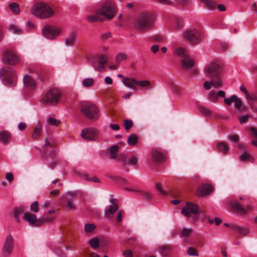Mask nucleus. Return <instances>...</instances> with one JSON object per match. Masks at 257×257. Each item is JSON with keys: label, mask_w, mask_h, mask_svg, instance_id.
<instances>
[{"label": "nucleus", "mask_w": 257, "mask_h": 257, "mask_svg": "<svg viewBox=\"0 0 257 257\" xmlns=\"http://www.w3.org/2000/svg\"><path fill=\"white\" fill-rule=\"evenodd\" d=\"M155 17L150 12L142 13L135 20L134 26L141 33H145L152 29L154 25Z\"/></svg>", "instance_id": "f257e3e1"}, {"label": "nucleus", "mask_w": 257, "mask_h": 257, "mask_svg": "<svg viewBox=\"0 0 257 257\" xmlns=\"http://www.w3.org/2000/svg\"><path fill=\"white\" fill-rule=\"evenodd\" d=\"M205 75L209 79L223 83L222 79V67L221 65L216 61H211L207 64L204 68Z\"/></svg>", "instance_id": "f03ea898"}, {"label": "nucleus", "mask_w": 257, "mask_h": 257, "mask_svg": "<svg viewBox=\"0 0 257 257\" xmlns=\"http://www.w3.org/2000/svg\"><path fill=\"white\" fill-rule=\"evenodd\" d=\"M60 91L56 88H52L44 93L40 102L45 107L54 106L59 102Z\"/></svg>", "instance_id": "7ed1b4c3"}, {"label": "nucleus", "mask_w": 257, "mask_h": 257, "mask_svg": "<svg viewBox=\"0 0 257 257\" xmlns=\"http://www.w3.org/2000/svg\"><path fill=\"white\" fill-rule=\"evenodd\" d=\"M32 13L36 17L45 19L52 16L54 11L48 5L41 3L35 5L31 10Z\"/></svg>", "instance_id": "20e7f679"}, {"label": "nucleus", "mask_w": 257, "mask_h": 257, "mask_svg": "<svg viewBox=\"0 0 257 257\" xmlns=\"http://www.w3.org/2000/svg\"><path fill=\"white\" fill-rule=\"evenodd\" d=\"M1 77L3 83L9 86L16 83L17 75L14 69L10 66H5L0 71Z\"/></svg>", "instance_id": "39448f33"}, {"label": "nucleus", "mask_w": 257, "mask_h": 257, "mask_svg": "<svg viewBox=\"0 0 257 257\" xmlns=\"http://www.w3.org/2000/svg\"><path fill=\"white\" fill-rule=\"evenodd\" d=\"M175 54L181 58V64L183 69L190 70L194 66V60L190 58L187 50L184 48L179 47L176 48Z\"/></svg>", "instance_id": "423d86ee"}, {"label": "nucleus", "mask_w": 257, "mask_h": 257, "mask_svg": "<svg viewBox=\"0 0 257 257\" xmlns=\"http://www.w3.org/2000/svg\"><path fill=\"white\" fill-rule=\"evenodd\" d=\"M81 113L89 119H96L98 117V109L96 105L88 101H84L80 105Z\"/></svg>", "instance_id": "0eeeda50"}, {"label": "nucleus", "mask_w": 257, "mask_h": 257, "mask_svg": "<svg viewBox=\"0 0 257 257\" xmlns=\"http://www.w3.org/2000/svg\"><path fill=\"white\" fill-rule=\"evenodd\" d=\"M97 14H101L104 18L111 20L116 13L115 4L112 2H107L97 9Z\"/></svg>", "instance_id": "6e6552de"}, {"label": "nucleus", "mask_w": 257, "mask_h": 257, "mask_svg": "<svg viewBox=\"0 0 257 257\" xmlns=\"http://www.w3.org/2000/svg\"><path fill=\"white\" fill-rule=\"evenodd\" d=\"M183 37L191 44L196 45L201 42L202 38V33L197 29H190L184 32Z\"/></svg>", "instance_id": "1a4fd4ad"}, {"label": "nucleus", "mask_w": 257, "mask_h": 257, "mask_svg": "<svg viewBox=\"0 0 257 257\" xmlns=\"http://www.w3.org/2000/svg\"><path fill=\"white\" fill-rule=\"evenodd\" d=\"M62 29L60 27L51 25H46L44 27L42 33L44 37L50 40H54L60 34Z\"/></svg>", "instance_id": "9d476101"}, {"label": "nucleus", "mask_w": 257, "mask_h": 257, "mask_svg": "<svg viewBox=\"0 0 257 257\" xmlns=\"http://www.w3.org/2000/svg\"><path fill=\"white\" fill-rule=\"evenodd\" d=\"M14 248V240L13 236L9 234L7 236L2 247V254L4 257H8L13 253Z\"/></svg>", "instance_id": "9b49d317"}, {"label": "nucleus", "mask_w": 257, "mask_h": 257, "mask_svg": "<svg viewBox=\"0 0 257 257\" xmlns=\"http://www.w3.org/2000/svg\"><path fill=\"white\" fill-rule=\"evenodd\" d=\"M107 60L104 55H99L97 59L93 58L91 61V65L95 71L102 72L105 68Z\"/></svg>", "instance_id": "f8f14e48"}, {"label": "nucleus", "mask_w": 257, "mask_h": 257, "mask_svg": "<svg viewBox=\"0 0 257 257\" xmlns=\"http://www.w3.org/2000/svg\"><path fill=\"white\" fill-rule=\"evenodd\" d=\"M45 143L43 148V159H53L55 156V145L50 143L46 139H45Z\"/></svg>", "instance_id": "ddd939ff"}, {"label": "nucleus", "mask_w": 257, "mask_h": 257, "mask_svg": "<svg viewBox=\"0 0 257 257\" xmlns=\"http://www.w3.org/2000/svg\"><path fill=\"white\" fill-rule=\"evenodd\" d=\"M3 60L5 63L14 65L19 62V58L15 52L6 50L4 52Z\"/></svg>", "instance_id": "4468645a"}, {"label": "nucleus", "mask_w": 257, "mask_h": 257, "mask_svg": "<svg viewBox=\"0 0 257 257\" xmlns=\"http://www.w3.org/2000/svg\"><path fill=\"white\" fill-rule=\"evenodd\" d=\"M200 211L197 205L191 202H187L185 207L182 209L181 213L184 216L189 217L192 214H196Z\"/></svg>", "instance_id": "2eb2a0df"}, {"label": "nucleus", "mask_w": 257, "mask_h": 257, "mask_svg": "<svg viewBox=\"0 0 257 257\" xmlns=\"http://www.w3.org/2000/svg\"><path fill=\"white\" fill-rule=\"evenodd\" d=\"M230 206L234 212L240 215H245L248 211L252 210V207L250 206H247L246 208H243L239 203L235 201H231Z\"/></svg>", "instance_id": "dca6fc26"}, {"label": "nucleus", "mask_w": 257, "mask_h": 257, "mask_svg": "<svg viewBox=\"0 0 257 257\" xmlns=\"http://www.w3.org/2000/svg\"><path fill=\"white\" fill-rule=\"evenodd\" d=\"M116 199H110L109 202L111 204L109 206L108 209L104 211L105 216L108 219H112L114 213L118 209V205L116 203Z\"/></svg>", "instance_id": "f3484780"}, {"label": "nucleus", "mask_w": 257, "mask_h": 257, "mask_svg": "<svg viewBox=\"0 0 257 257\" xmlns=\"http://www.w3.org/2000/svg\"><path fill=\"white\" fill-rule=\"evenodd\" d=\"M219 97H225V92L223 90H219L216 92L215 90H211L208 94L207 98L208 100L213 103H216L218 102Z\"/></svg>", "instance_id": "a211bd4d"}, {"label": "nucleus", "mask_w": 257, "mask_h": 257, "mask_svg": "<svg viewBox=\"0 0 257 257\" xmlns=\"http://www.w3.org/2000/svg\"><path fill=\"white\" fill-rule=\"evenodd\" d=\"M24 86L30 90H34L37 87L35 79L30 75H26L23 77Z\"/></svg>", "instance_id": "6ab92c4d"}, {"label": "nucleus", "mask_w": 257, "mask_h": 257, "mask_svg": "<svg viewBox=\"0 0 257 257\" xmlns=\"http://www.w3.org/2000/svg\"><path fill=\"white\" fill-rule=\"evenodd\" d=\"M213 191V188L211 185L205 184L198 188L196 193L199 197H203L209 195Z\"/></svg>", "instance_id": "aec40b11"}, {"label": "nucleus", "mask_w": 257, "mask_h": 257, "mask_svg": "<svg viewBox=\"0 0 257 257\" xmlns=\"http://www.w3.org/2000/svg\"><path fill=\"white\" fill-rule=\"evenodd\" d=\"M97 131L93 128H87L82 130L81 137L87 140H94L97 135Z\"/></svg>", "instance_id": "412c9836"}, {"label": "nucleus", "mask_w": 257, "mask_h": 257, "mask_svg": "<svg viewBox=\"0 0 257 257\" xmlns=\"http://www.w3.org/2000/svg\"><path fill=\"white\" fill-rule=\"evenodd\" d=\"M232 102H234V106L237 109L241 107L242 102L236 95H232L229 98L224 97V103L228 106H230Z\"/></svg>", "instance_id": "4be33fe9"}, {"label": "nucleus", "mask_w": 257, "mask_h": 257, "mask_svg": "<svg viewBox=\"0 0 257 257\" xmlns=\"http://www.w3.org/2000/svg\"><path fill=\"white\" fill-rule=\"evenodd\" d=\"M23 218L25 220L29 222L31 224L34 226H40V220H39V218L37 219L36 215L33 213L26 212L24 213Z\"/></svg>", "instance_id": "5701e85b"}, {"label": "nucleus", "mask_w": 257, "mask_h": 257, "mask_svg": "<svg viewBox=\"0 0 257 257\" xmlns=\"http://www.w3.org/2000/svg\"><path fill=\"white\" fill-rule=\"evenodd\" d=\"M120 166L126 171L141 168L138 162H120Z\"/></svg>", "instance_id": "b1692460"}, {"label": "nucleus", "mask_w": 257, "mask_h": 257, "mask_svg": "<svg viewBox=\"0 0 257 257\" xmlns=\"http://www.w3.org/2000/svg\"><path fill=\"white\" fill-rule=\"evenodd\" d=\"M231 229L236 231L240 235L246 236L249 234L250 232V230L248 228H246L238 226L235 224H232L231 225Z\"/></svg>", "instance_id": "393cba45"}, {"label": "nucleus", "mask_w": 257, "mask_h": 257, "mask_svg": "<svg viewBox=\"0 0 257 257\" xmlns=\"http://www.w3.org/2000/svg\"><path fill=\"white\" fill-rule=\"evenodd\" d=\"M152 156L154 161H165L168 159V156L156 149H153Z\"/></svg>", "instance_id": "a878e982"}, {"label": "nucleus", "mask_w": 257, "mask_h": 257, "mask_svg": "<svg viewBox=\"0 0 257 257\" xmlns=\"http://www.w3.org/2000/svg\"><path fill=\"white\" fill-rule=\"evenodd\" d=\"M223 85V83H220L213 79H210V81H206L204 83V87L206 90H209L211 89V86H213L215 88H218L221 87Z\"/></svg>", "instance_id": "bb28decb"}, {"label": "nucleus", "mask_w": 257, "mask_h": 257, "mask_svg": "<svg viewBox=\"0 0 257 257\" xmlns=\"http://www.w3.org/2000/svg\"><path fill=\"white\" fill-rule=\"evenodd\" d=\"M216 150L220 152L223 154H226L229 149L228 145L224 142H218L216 144Z\"/></svg>", "instance_id": "cd10ccee"}, {"label": "nucleus", "mask_w": 257, "mask_h": 257, "mask_svg": "<svg viewBox=\"0 0 257 257\" xmlns=\"http://www.w3.org/2000/svg\"><path fill=\"white\" fill-rule=\"evenodd\" d=\"M101 14H97L96 10L94 14L90 15L87 17V20L89 22L93 23L95 22H103L104 18L101 17Z\"/></svg>", "instance_id": "c85d7f7f"}, {"label": "nucleus", "mask_w": 257, "mask_h": 257, "mask_svg": "<svg viewBox=\"0 0 257 257\" xmlns=\"http://www.w3.org/2000/svg\"><path fill=\"white\" fill-rule=\"evenodd\" d=\"M134 80H137L135 78H130L127 77H124L122 79V81L123 84L133 90H137L136 85L137 83L134 82Z\"/></svg>", "instance_id": "c756f323"}, {"label": "nucleus", "mask_w": 257, "mask_h": 257, "mask_svg": "<svg viewBox=\"0 0 257 257\" xmlns=\"http://www.w3.org/2000/svg\"><path fill=\"white\" fill-rule=\"evenodd\" d=\"M42 125L40 122H38L35 126L32 135V138L34 140L39 139L41 135Z\"/></svg>", "instance_id": "7c9ffc66"}, {"label": "nucleus", "mask_w": 257, "mask_h": 257, "mask_svg": "<svg viewBox=\"0 0 257 257\" xmlns=\"http://www.w3.org/2000/svg\"><path fill=\"white\" fill-rule=\"evenodd\" d=\"M76 34L75 32L71 33L65 39L64 43L66 46H73L75 42Z\"/></svg>", "instance_id": "2f4dec72"}, {"label": "nucleus", "mask_w": 257, "mask_h": 257, "mask_svg": "<svg viewBox=\"0 0 257 257\" xmlns=\"http://www.w3.org/2000/svg\"><path fill=\"white\" fill-rule=\"evenodd\" d=\"M168 85L170 87L172 91L177 94H180L182 91V88L176 84L172 80L169 81L168 82Z\"/></svg>", "instance_id": "473e14b6"}, {"label": "nucleus", "mask_w": 257, "mask_h": 257, "mask_svg": "<svg viewBox=\"0 0 257 257\" xmlns=\"http://www.w3.org/2000/svg\"><path fill=\"white\" fill-rule=\"evenodd\" d=\"M203 4L204 7L210 10H213L216 8V3L214 0H200Z\"/></svg>", "instance_id": "72a5a7b5"}, {"label": "nucleus", "mask_w": 257, "mask_h": 257, "mask_svg": "<svg viewBox=\"0 0 257 257\" xmlns=\"http://www.w3.org/2000/svg\"><path fill=\"white\" fill-rule=\"evenodd\" d=\"M198 109L199 111L205 116L206 117H209L211 115L212 112L210 110H209L207 107L203 106L198 105Z\"/></svg>", "instance_id": "f704fd0d"}, {"label": "nucleus", "mask_w": 257, "mask_h": 257, "mask_svg": "<svg viewBox=\"0 0 257 257\" xmlns=\"http://www.w3.org/2000/svg\"><path fill=\"white\" fill-rule=\"evenodd\" d=\"M138 140V136L135 134H132L128 137L127 142L130 146H133L137 144Z\"/></svg>", "instance_id": "c9c22d12"}, {"label": "nucleus", "mask_w": 257, "mask_h": 257, "mask_svg": "<svg viewBox=\"0 0 257 257\" xmlns=\"http://www.w3.org/2000/svg\"><path fill=\"white\" fill-rule=\"evenodd\" d=\"M25 209L24 207L23 206H20L15 209V217L18 222H20L19 216L23 213H25Z\"/></svg>", "instance_id": "e433bc0d"}, {"label": "nucleus", "mask_w": 257, "mask_h": 257, "mask_svg": "<svg viewBox=\"0 0 257 257\" xmlns=\"http://www.w3.org/2000/svg\"><path fill=\"white\" fill-rule=\"evenodd\" d=\"M118 150V146L117 145H114L109 149V153L111 159H115L116 158Z\"/></svg>", "instance_id": "4c0bfd02"}, {"label": "nucleus", "mask_w": 257, "mask_h": 257, "mask_svg": "<svg viewBox=\"0 0 257 257\" xmlns=\"http://www.w3.org/2000/svg\"><path fill=\"white\" fill-rule=\"evenodd\" d=\"M134 82L137 83V84L141 87H148L150 89H152L153 88V86L151 85V83L149 80L138 81L137 80H134Z\"/></svg>", "instance_id": "58836bf2"}, {"label": "nucleus", "mask_w": 257, "mask_h": 257, "mask_svg": "<svg viewBox=\"0 0 257 257\" xmlns=\"http://www.w3.org/2000/svg\"><path fill=\"white\" fill-rule=\"evenodd\" d=\"M9 8L15 15H18L20 13V7L18 4L12 3L10 4Z\"/></svg>", "instance_id": "ea45409f"}, {"label": "nucleus", "mask_w": 257, "mask_h": 257, "mask_svg": "<svg viewBox=\"0 0 257 257\" xmlns=\"http://www.w3.org/2000/svg\"><path fill=\"white\" fill-rule=\"evenodd\" d=\"M10 135L6 132H2L0 133V141L4 144H7L9 143Z\"/></svg>", "instance_id": "a19ab883"}, {"label": "nucleus", "mask_w": 257, "mask_h": 257, "mask_svg": "<svg viewBox=\"0 0 257 257\" xmlns=\"http://www.w3.org/2000/svg\"><path fill=\"white\" fill-rule=\"evenodd\" d=\"M94 80L93 78H88L84 79L82 82V84L84 87H89L93 85Z\"/></svg>", "instance_id": "79ce46f5"}, {"label": "nucleus", "mask_w": 257, "mask_h": 257, "mask_svg": "<svg viewBox=\"0 0 257 257\" xmlns=\"http://www.w3.org/2000/svg\"><path fill=\"white\" fill-rule=\"evenodd\" d=\"M192 232V230L191 228H183L181 234L180 236L182 238H186L189 237Z\"/></svg>", "instance_id": "37998d69"}, {"label": "nucleus", "mask_w": 257, "mask_h": 257, "mask_svg": "<svg viewBox=\"0 0 257 257\" xmlns=\"http://www.w3.org/2000/svg\"><path fill=\"white\" fill-rule=\"evenodd\" d=\"M89 243L93 248H98L99 246V240L97 237L93 238L89 240Z\"/></svg>", "instance_id": "c03bdc74"}, {"label": "nucleus", "mask_w": 257, "mask_h": 257, "mask_svg": "<svg viewBox=\"0 0 257 257\" xmlns=\"http://www.w3.org/2000/svg\"><path fill=\"white\" fill-rule=\"evenodd\" d=\"M127 58V56L125 54L119 53L116 55L115 57V61L118 64L121 61L126 60Z\"/></svg>", "instance_id": "a18cd8bd"}, {"label": "nucleus", "mask_w": 257, "mask_h": 257, "mask_svg": "<svg viewBox=\"0 0 257 257\" xmlns=\"http://www.w3.org/2000/svg\"><path fill=\"white\" fill-rule=\"evenodd\" d=\"M153 41L157 43H161L165 41V37L160 34H157L153 36L152 38Z\"/></svg>", "instance_id": "49530a36"}, {"label": "nucleus", "mask_w": 257, "mask_h": 257, "mask_svg": "<svg viewBox=\"0 0 257 257\" xmlns=\"http://www.w3.org/2000/svg\"><path fill=\"white\" fill-rule=\"evenodd\" d=\"M156 190L158 192L159 195H166V192L163 190L162 184L160 183H157L156 185Z\"/></svg>", "instance_id": "de8ad7c7"}, {"label": "nucleus", "mask_w": 257, "mask_h": 257, "mask_svg": "<svg viewBox=\"0 0 257 257\" xmlns=\"http://www.w3.org/2000/svg\"><path fill=\"white\" fill-rule=\"evenodd\" d=\"M241 161H246L247 160H253V157L247 152L244 153L242 155L240 156Z\"/></svg>", "instance_id": "09e8293b"}, {"label": "nucleus", "mask_w": 257, "mask_h": 257, "mask_svg": "<svg viewBox=\"0 0 257 257\" xmlns=\"http://www.w3.org/2000/svg\"><path fill=\"white\" fill-rule=\"evenodd\" d=\"M187 253L190 256H198L199 255L197 250L192 247H190L188 248Z\"/></svg>", "instance_id": "8fccbe9b"}, {"label": "nucleus", "mask_w": 257, "mask_h": 257, "mask_svg": "<svg viewBox=\"0 0 257 257\" xmlns=\"http://www.w3.org/2000/svg\"><path fill=\"white\" fill-rule=\"evenodd\" d=\"M39 209V206L38 201H35L31 205L30 209L31 211L36 213L38 212Z\"/></svg>", "instance_id": "3c124183"}, {"label": "nucleus", "mask_w": 257, "mask_h": 257, "mask_svg": "<svg viewBox=\"0 0 257 257\" xmlns=\"http://www.w3.org/2000/svg\"><path fill=\"white\" fill-rule=\"evenodd\" d=\"M95 228V226L93 224L86 223L84 226V229L86 232H92Z\"/></svg>", "instance_id": "603ef678"}, {"label": "nucleus", "mask_w": 257, "mask_h": 257, "mask_svg": "<svg viewBox=\"0 0 257 257\" xmlns=\"http://www.w3.org/2000/svg\"><path fill=\"white\" fill-rule=\"evenodd\" d=\"M47 123L53 125L57 126L60 123V121L55 118L50 117L47 120Z\"/></svg>", "instance_id": "864d4df0"}, {"label": "nucleus", "mask_w": 257, "mask_h": 257, "mask_svg": "<svg viewBox=\"0 0 257 257\" xmlns=\"http://www.w3.org/2000/svg\"><path fill=\"white\" fill-rule=\"evenodd\" d=\"M133 122L132 120L124 119V126L126 130H129L133 126Z\"/></svg>", "instance_id": "5fc2aeb1"}, {"label": "nucleus", "mask_w": 257, "mask_h": 257, "mask_svg": "<svg viewBox=\"0 0 257 257\" xmlns=\"http://www.w3.org/2000/svg\"><path fill=\"white\" fill-rule=\"evenodd\" d=\"M10 30L13 33L15 34H21L22 30L15 25H11L10 26Z\"/></svg>", "instance_id": "6e6d98bb"}, {"label": "nucleus", "mask_w": 257, "mask_h": 257, "mask_svg": "<svg viewBox=\"0 0 257 257\" xmlns=\"http://www.w3.org/2000/svg\"><path fill=\"white\" fill-rule=\"evenodd\" d=\"M148 164L146 165L148 167H150L152 170L156 169V168L159 165L160 162H147Z\"/></svg>", "instance_id": "4d7b16f0"}, {"label": "nucleus", "mask_w": 257, "mask_h": 257, "mask_svg": "<svg viewBox=\"0 0 257 257\" xmlns=\"http://www.w3.org/2000/svg\"><path fill=\"white\" fill-rule=\"evenodd\" d=\"M140 158L137 155H132L129 158H126V157L125 155L122 156V161H126V160H128L127 161H138Z\"/></svg>", "instance_id": "13d9d810"}, {"label": "nucleus", "mask_w": 257, "mask_h": 257, "mask_svg": "<svg viewBox=\"0 0 257 257\" xmlns=\"http://www.w3.org/2000/svg\"><path fill=\"white\" fill-rule=\"evenodd\" d=\"M54 220L53 218H49V217H42L39 218V220H40V226L42 225L44 223L46 222H50Z\"/></svg>", "instance_id": "bf43d9fd"}, {"label": "nucleus", "mask_w": 257, "mask_h": 257, "mask_svg": "<svg viewBox=\"0 0 257 257\" xmlns=\"http://www.w3.org/2000/svg\"><path fill=\"white\" fill-rule=\"evenodd\" d=\"M183 22L182 19L179 18H175V25L177 29L181 28Z\"/></svg>", "instance_id": "052dcab7"}, {"label": "nucleus", "mask_w": 257, "mask_h": 257, "mask_svg": "<svg viewBox=\"0 0 257 257\" xmlns=\"http://www.w3.org/2000/svg\"><path fill=\"white\" fill-rule=\"evenodd\" d=\"M228 139L232 142H238L239 141V136L237 135L234 134L228 137Z\"/></svg>", "instance_id": "680f3d73"}, {"label": "nucleus", "mask_w": 257, "mask_h": 257, "mask_svg": "<svg viewBox=\"0 0 257 257\" xmlns=\"http://www.w3.org/2000/svg\"><path fill=\"white\" fill-rule=\"evenodd\" d=\"M249 117V114H246L244 115L241 116L239 118V122L240 123H243L246 122Z\"/></svg>", "instance_id": "e2e57ef3"}, {"label": "nucleus", "mask_w": 257, "mask_h": 257, "mask_svg": "<svg viewBox=\"0 0 257 257\" xmlns=\"http://www.w3.org/2000/svg\"><path fill=\"white\" fill-rule=\"evenodd\" d=\"M156 1L160 4L164 5H172V2L170 0H156Z\"/></svg>", "instance_id": "0e129e2a"}, {"label": "nucleus", "mask_w": 257, "mask_h": 257, "mask_svg": "<svg viewBox=\"0 0 257 257\" xmlns=\"http://www.w3.org/2000/svg\"><path fill=\"white\" fill-rule=\"evenodd\" d=\"M142 195L145 199L147 200H149L152 197V194L151 193L148 192H142Z\"/></svg>", "instance_id": "69168bd1"}, {"label": "nucleus", "mask_w": 257, "mask_h": 257, "mask_svg": "<svg viewBox=\"0 0 257 257\" xmlns=\"http://www.w3.org/2000/svg\"><path fill=\"white\" fill-rule=\"evenodd\" d=\"M123 254L124 257H133V252L130 249L124 250Z\"/></svg>", "instance_id": "338daca9"}, {"label": "nucleus", "mask_w": 257, "mask_h": 257, "mask_svg": "<svg viewBox=\"0 0 257 257\" xmlns=\"http://www.w3.org/2000/svg\"><path fill=\"white\" fill-rule=\"evenodd\" d=\"M111 37V33L110 32H107L106 33H103L101 35V39L102 41H105L107 39Z\"/></svg>", "instance_id": "774afa93"}]
</instances>
